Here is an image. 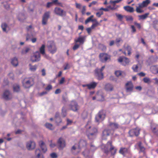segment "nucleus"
Here are the masks:
<instances>
[{
	"instance_id": "f257e3e1",
	"label": "nucleus",
	"mask_w": 158,
	"mask_h": 158,
	"mask_svg": "<svg viewBox=\"0 0 158 158\" xmlns=\"http://www.w3.org/2000/svg\"><path fill=\"white\" fill-rule=\"evenodd\" d=\"M151 2L150 0L143 1L141 3H139L136 6V11L137 13H142L144 12L142 9L143 8L147 7Z\"/></svg>"
},
{
	"instance_id": "f03ea898",
	"label": "nucleus",
	"mask_w": 158,
	"mask_h": 158,
	"mask_svg": "<svg viewBox=\"0 0 158 158\" xmlns=\"http://www.w3.org/2000/svg\"><path fill=\"white\" fill-rule=\"evenodd\" d=\"M47 48L48 51L52 54H54L56 52V48L55 44L53 41L48 42Z\"/></svg>"
},
{
	"instance_id": "7ed1b4c3",
	"label": "nucleus",
	"mask_w": 158,
	"mask_h": 158,
	"mask_svg": "<svg viewBox=\"0 0 158 158\" xmlns=\"http://www.w3.org/2000/svg\"><path fill=\"white\" fill-rule=\"evenodd\" d=\"M100 60L102 62H105L110 60V56L106 53H102L99 54Z\"/></svg>"
},
{
	"instance_id": "20e7f679",
	"label": "nucleus",
	"mask_w": 158,
	"mask_h": 158,
	"mask_svg": "<svg viewBox=\"0 0 158 158\" xmlns=\"http://www.w3.org/2000/svg\"><path fill=\"white\" fill-rule=\"evenodd\" d=\"M105 66L102 67L101 69H97L95 71V76L97 77V78L99 80L102 79L103 78V73H102V71L104 69Z\"/></svg>"
},
{
	"instance_id": "39448f33",
	"label": "nucleus",
	"mask_w": 158,
	"mask_h": 158,
	"mask_svg": "<svg viewBox=\"0 0 158 158\" xmlns=\"http://www.w3.org/2000/svg\"><path fill=\"white\" fill-rule=\"evenodd\" d=\"M32 79L31 78H26L22 81L23 86L25 88H29L32 85Z\"/></svg>"
},
{
	"instance_id": "423d86ee",
	"label": "nucleus",
	"mask_w": 158,
	"mask_h": 158,
	"mask_svg": "<svg viewBox=\"0 0 158 158\" xmlns=\"http://www.w3.org/2000/svg\"><path fill=\"white\" fill-rule=\"evenodd\" d=\"M140 129L138 127L133 129L129 131V133L130 136H138L139 134Z\"/></svg>"
},
{
	"instance_id": "0eeeda50",
	"label": "nucleus",
	"mask_w": 158,
	"mask_h": 158,
	"mask_svg": "<svg viewBox=\"0 0 158 158\" xmlns=\"http://www.w3.org/2000/svg\"><path fill=\"white\" fill-rule=\"evenodd\" d=\"M54 12L55 14L60 16H65L66 15V12L59 7L55 8Z\"/></svg>"
},
{
	"instance_id": "6e6552de",
	"label": "nucleus",
	"mask_w": 158,
	"mask_h": 158,
	"mask_svg": "<svg viewBox=\"0 0 158 158\" xmlns=\"http://www.w3.org/2000/svg\"><path fill=\"white\" fill-rule=\"evenodd\" d=\"M107 145L108 146H110V148L109 151L111 152L112 155H114L116 153L117 149L115 148L112 145V142L111 141H110L107 142Z\"/></svg>"
},
{
	"instance_id": "1a4fd4ad",
	"label": "nucleus",
	"mask_w": 158,
	"mask_h": 158,
	"mask_svg": "<svg viewBox=\"0 0 158 158\" xmlns=\"http://www.w3.org/2000/svg\"><path fill=\"white\" fill-rule=\"evenodd\" d=\"M58 148L60 150L62 149L65 146V142L64 140L62 138H59L57 141Z\"/></svg>"
},
{
	"instance_id": "9d476101",
	"label": "nucleus",
	"mask_w": 158,
	"mask_h": 158,
	"mask_svg": "<svg viewBox=\"0 0 158 158\" xmlns=\"http://www.w3.org/2000/svg\"><path fill=\"white\" fill-rule=\"evenodd\" d=\"M118 61L124 66L128 64L129 62V59L125 57H120L118 59Z\"/></svg>"
},
{
	"instance_id": "9b49d317",
	"label": "nucleus",
	"mask_w": 158,
	"mask_h": 158,
	"mask_svg": "<svg viewBox=\"0 0 158 158\" xmlns=\"http://www.w3.org/2000/svg\"><path fill=\"white\" fill-rule=\"evenodd\" d=\"M40 55L38 52H35L33 56L31 57V60L33 62L39 61L40 60Z\"/></svg>"
},
{
	"instance_id": "f8f14e48",
	"label": "nucleus",
	"mask_w": 158,
	"mask_h": 158,
	"mask_svg": "<svg viewBox=\"0 0 158 158\" xmlns=\"http://www.w3.org/2000/svg\"><path fill=\"white\" fill-rule=\"evenodd\" d=\"M151 128L152 131L158 135V124L154 123L151 124Z\"/></svg>"
},
{
	"instance_id": "ddd939ff",
	"label": "nucleus",
	"mask_w": 158,
	"mask_h": 158,
	"mask_svg": "<svg viewBox=\"0 0 158 158\" xmlns=\"http://www.w3.org/2000/svg\"><path fill=\"white\" fill-rule=\"evenodd\" d=\"M71 109L73 111H77L78 108V106L77 103L75 101H72L69 105Z\"/></svg>"
},
{
	"instance_id": "4468645a",
	"label": "nucleus",
	"mask_w": 158,
	"mask_h": 158,
	"mask_svg": "<svg viewBox=\"0 0 158 158\" xmlns=\"http://www.w3.org/2000/svg\"><path fill=\"white\" fill-rule=\"evenodd\" d=\"M26 147L28 150H32L35 148V143L33 141H30L27 143Z\"/></svg>"
},
{
	"instance_id": "2eb2a0df",
	"label": "nucleus",
	"mask_w": 158,
	"mask_h": 158,
	"mask_svg": "<svg viewBox=\"0 0 158 158\" xmlns=\"http://www.w3.org/2000/svg\"><path fill=\"white\" fill-rule=\"evenodd\" d=\"M12 95L8 90H6L3 95V98L6 100H8L11 98Z\"/></svg>"
},
{
	"instance_id": "dca6fc26",
	"label": "nucleus",
	"mask_w": 158,
	"mask_h": 158,
	"mask_svg": "<svg viewBox=\"0 0 158 158\" xmlns=\"http://www.w3.org/2000/svg\"><path fill=\"white\" fill-rule=\"evenodd\" d=\"M133 85L132 82L131 81H129L126 84V91L127 92H131L133 89Z\"/></svg>"
},
{
	"instance_id": "f3484780",
	"label": "nucleus",
	"mask_w": 158,
	"mask_h": 158,
	"mask_svg": "<svg viewBox=\"0 0 158 158\" xmlns=\"http://www.w3.org/2000/svg\"><path fill=\"white\" fill-rule=\"evenodd\" d=\"M108 127L111 128L110 130H111L114 131L115 130L118 128L119 125L118 123H110Z\"/></svg>"
},
{
	"instance_id": "a211bd4d",
	"label": "nucleus",
	"mask_w": 158,
	"mask_h": 158,
	"mask_svg": "<svg viewBox=\"0 0 158 158\" xmlns=\"http://www.w3.org/2000/svg\"><path fill=\"white\" fill-rule=\"evenodd\" d=\"M39 144L43 152H45L47 149L45 143L42 141H40L39 142Z\"/></svg>"
},
{
	"instance_id": "6ab92c4d",
	"label": "nucleus",
	"mask_w": 158,
	"mask_h": 158,
	"mask_svg": "<svg viewBox=\"0 0 158 158\" xmlns=\"http://www.w3.org/2000/svg\"><path fill=\"white\" fill-rule=\"evenodd\" d=\"M50 12H46L44 15L42 20V24L44 25L46 24L48 19L49 17Z\"/></svg>"
},
{
	"instance_id": "aec40b11",
	"label": "nucleus",
	"mask_w": 158,
	"mask_h": 158,
	"mask_svg": "<svg viewBox=\"0 0 158 158\" xmlns=\"http://www.w3.org/2000/svg\"><path fill=\"white\" fill-rule=\"evenodd\" d=\"M130 151L128 148L122 147L120 148L119 151L120 154L124 156L126 154L129 152Z\"/></svg>"
},
{
	"instance_id": "412c9836",
	"label": "nucleus",
	"mask_w": 158,
	"mask_h": 158,
	"mask_svg": "<svg viewBox=\"0 0 158 158\" xmlns=\"http://www.w3.org/2000/svg\"><path fill=\"white\" fill-rule=\"evenodd\" d=\"M106 117V114L105 112L101 110L100 111L96 116V118H104Z\"/></svg>"
},
{
	"instance_id": "4be33fe9",
	"label": "nucleus",
	"mask_w": 158,
	"mask_h": 158,
	"mask_svg": "<svg viewBox=\"0 0 158 158\" xmlns=\"http://www.w3.org/2000/svg\"><path fill=\"white\" fill-rule=\"evenodd\" d=\"M45 45L44 44H42L40 49V52L43 55V56L47 58V59H49V57L45 54Z\"/></svg>"
},
{
	"instance_id": "5701e85b",
	"label": "nucleus",
	"mask_w": 158,
	"mask_h": 158,
	"mask_svg": "<svg viewBox=\"0 0 158 158\" xmlns=\"http://www.w3.org/2000/svg\"><path fill=\"white\" fill-rule=\"evenodd\" d=\"M97 84V83L95 82H92L89 84L83 85V87L87 86L89 89H90L94 88L96 86Z\"/></svg>"
},
{
	"instance_id": "b1692460",
	"label": "nucleus",
	"mask_w": 158,
	"mask_h": 158,
	"mask_svg": "<svg viewBox=\"0 0 158 158\" xmlns=\"http://www.w3.org/2000/svg\"><path fill=\"white\" fill-rule=\"evenodd\" d=\"M97 129L96 128H93L91 130L90 132L87 135V136L89 139H91L90 136H93L97 132Z\"/></svg>"
},
{
	"instance_id": "393cba45",
	"label": "nucleus",
	"mask_w": 158,
	"mask_h": 158,
	"mask_svg": "<svg viewBox=\"0 0 158 158\" xmlns=\"http://www.w3.org/2000/svg\"><path fill=\"white\" fill-rule=\"evenodd\" d=\"M149 15V13L148 12L142 15H139L138 16L139 20H144L148 17Z\"/></svg>"
},
{
	"instance_id": "a878e982",
	"label": "nucleus",
	"mask_w": 158,
	"mask_h": 158,
	"mask_svg": "<svg viewBox=\"0 0 158 158\" xmlns=\"http://www.w3.org/2000/svg\"><path fill=\"white\" fill-rule=\"evenodd\" d=\"M137 144L140 149V152L144 153H145V148L142 145V142L140 141L139 142L137 143Z\"/></svg>"
},
{
	"instance_id": "bb28decb",
	"label": "nucleus",
	"mask_w": 158,
	"mask_h": 158,
	"mask_svg": "<svg viewBox=\"0 0 158 158\" xmlns=\"http://www.w3.org/2000/svg\"><path fill=\"white\" fill-rule=\"evenodd\" d=\"M105 89L107 91H111L113 90V87L112 85L107 83L106 85Z\"/></svg>"
},
{
	"instance_id": "cd10ccee",
	"label": "nucleus",
	"mask_w": 158,
	"mask_h": 158,
	"mask_svg": "<svg viewBox=\"0 0 158 158\" xmlns=\"http://www.w3.org/2000/svg\"><path fill=\"white\" fill-rule=\"evenodd\" d=\"M87 145V142L85 140H81L79 143V147L80 148L86 147Z\"/></svg>"
},
{
	"instance_id": "c85d7f7f",
	"label": "nucleus",
	"mask_w": 158,
	"mask_h": 158,
	"mask_svg": "<svg viewBox=\"0 0 158 158\" xmlns=\"http://www.w3.org/2000/svg\"><path fill=\"white\" fill-rule=\"evenodd\" d=\"M85 37H79L77 39L75 40V41L76 42H79L80 44H83L84 42Z\"/></svg>"
},
{
	"instance_id": "c756f323",
	"label": "nucleus",
	"mask_w": 158,
	"mask_h": 158,
	"mask_svg": "<svg viewBox=\"0 0 158 158\" xmlns=\"http://www.w3.org/2000/svg\"><path fill=\"white\" fill-rule=\"evenodd\" d=\"M115 74L117 77L122 76L123 77L125 76L126 75L125 72L120 70L116 71L115 72Z\"/></svg>"
},
{
	"instance_id": "7c9ffc66",
	"label": "nucleus",
	"mask_w": 158,
	"mask_h": 158,
	"mask_svg": "<svg viewBox=\"0 0 158 158\" xmlns=\"http://www.w3.org/2000/svg\"><path fill=\"white\" fill-rule=\"evenodd\" d=\"M35 154L37 155L38 158H44L40 150L39 149H37L35 150Z\"/></svg>"
},
{
	"instance_id": "2f4dec72",
	"label": "nucleus",
	"mask_w": 158,
	"mask_h": 158,
	"mask_svg": "<svg viewBox=\"0 0 158 158\" xmlns=\"http://www.w3.org/2000/svg\"><path fill=\"white\" fill-rule=\"evenodd\" d=\"M111 130L109 129H105L103 131V136H108L111 133Z\"/></svg>"
},
{
	"instance_id": "473e14b6",
	"label": "nucleus",
	"mask_w": 158,
	"mask_h": 158,
	"mask_svg": "<svg viewBox=\"0 0 158 158\" xmlns=\"http://www.w3.org/2000/svg\"><path fill=\"white\" fill-rule=\"evenodd\" d=\"M124 8L125 10L130 12H133L134 11L133 8L130 6H124Z\"/></svg>"
},
{
	"instance_id": "72a5a7b5",
	"label": "nucleus",
	"mask_w": 158,
	"mask_h": 158,
	"mask_svg": "<svg viewBox=\"0 0 158 158\" xmlns=\"http://www.w3.org/2000/svg\"><path fill=\"white\" fill-rule=\"evenodd\" d=\"M11 64L14 66H17L18 64V60L17 58L15 57L11 60Z\"/></svg>"
},
{
	"instance_id": "f704fd0d",
	"label": "nucleus",
	"mask_w": 158,
	"mask_h": 158,
	"mask_svg": "<svg viewBox=\"0 0 158 158\" xmlns=\"http://www.w3.org/2000/svg\"><path fill=\"white\" fill-rule=\"evenodd\" d=\"M151 71L152 72L155 74L158 73V68L156 66H154L151 67Z\"/></svg>"
},
{
	"instance_id": "c9c22d12",
	"label": "nucleus",
	"mask_w": 158,
	"mask_h": 158,
	"mask_svg": "<svg viewBox=\"0 0 158 158\" xmlns=\"http://www.w3.org/2000/svg\"><path fill=\"white\" fill-rule=\"evenodd\" d=\"M45 125L46 128H48L49 130H53L54 129L53 126L51 124L48 123H47L45 124Z\"/></svg>"
},
{
	"instance_id": "e433bc0d",
	"label": "nucleus",
	"mask_w": 158,
	"mask_h": 158,
	"mask_svg": "<svg viewBox=\"0 0 158 158\" xmlns=\"http://www.w3.org/2000/svg\"><path fill=\"white\" fill-rule=\"evenodd\" d=\"M13 90L14 91L18 92L20 90L19 86L18 85L15 84L13 85Z\"/></svg>"
},
{
	"instance_id": "4c0bfd02",
	"label": "nucleus",
	"mask_w": 158,
	"mask_h": 158,
	"mask_svg": "<svg viewBox=\"0 0 158 158\" xmlns=\"http://www.w3.org/2000/svg\"><path fill=\"white\" fill-rule=\"evenodd\" d=\"M29 66L30 70L32 72L35 71L37 69V66L36 65H32L30 64Z\"/></svg>"
},
{
	"instance_id": "58836bf2",
	"label": "nucleus",
	"mask_w": 158,
	"mask_h": 158,
	"mask_svg": "<svg viewBox=\"0 0 158 158\" xmlns=\"http://www.w3.org/2000/svg\"><path fill=\"white\" fill-rule=\"evenodd\" d=\"M132 69L134 72H137L138 71V67L137 65H134L132 67Z\"/></svg>"
},
{
	"instance_id": "ea45409f",
	"label": "nucleus",
	"mask_w": 158,
	"mask_h": 158,
	"mask_svg": "<svg viewBox=\"0 0 158 158\" xmlns=\"http://www.w3.org/2000/svg\"><path fill=\"white\" fill-rule=\"evenodd\" d=\"M125 50L127 51L128 52V55H130L131 53V48L130 46H127V47L125 48Z\"/></svg>"
},
{
	"instance_id": "a19ab883",
	"label": "nucleus",
	"mask_w": 158,
	"mask_h": 158,
	"mask_svg": "<svg viewBox=\"0 0 158 158\" xmlns=\"http://www.w3.org/2000/svg\"><path fill=\"white\" fill-rule=\"evenodd\" d=\"M3 31L4 32H6V28L7 27V25L6 23H2L1 25Z\"/></svg>"
},
{
	"instance_id": "79ce46f5",
	"label": "nucleus",
	"mask_w": 158,
	"mask_h": 158,
	"mask_svg": "<svg viewBox=\"0 0 158 158\" xmlns=\"http://www.w3.org/2000/svg\"><path fill=\"white\" fill-rule=\"evenodd\" d=\"M123 41L122 40V39L121 38H118L116 39V44L117 46H119V45L118 44L119 43L121 42L122 43Z\"/></svg>"
},
{
	"instance_id": "37998d69",
	"label": "nucleus",
	"mask_w": 158,
	"mask_h": 158,
	"mask_svg": "<svg viewBox=\"0 0 158 158\" xmlns=\"http://www.w3.org/2000/svg\"><path fill=\"white\" fill-rule=\"evenodd\" d=\"M144 82L146 83H150L151 82V81L149 78L148 77H145L143 79Z\"/></svg>"
},
{
	"instance_id": "c03bdc74",
	"label": "nucleus",
	"mask_w": 158,
	"mask_h": 158,
	"mask_svg": "<svg viewBox=\"0 0 158 158\" xmlns=\"http://www.w3.org/2000/svg\"><path fill=\"white\" fill-rule=\"evenodd\" d=\"M125 18L127 21H132L133 20V18L131 16H127Z\"/></svg>"
},
{
	"instance_id": "a18cd8bd",
	"label": "nucleus",
	"mask_w": 158,
	"mask_h": 158,
	"mask_svg": "<svg viewBox=\"0 0 158 158\" xmlns=\"http://www.w3.org/2000/svg\"><path fill=\"white\" fill-rule=\"evenodd\" d=\"M103 14V12L101 10H99V11L97 12L96 13V15L98 17H100Z\"/></svg>"
},
{
	"instance_id": "49530a36",
	"label": "nucleus",
	"mask_w": 158,
	"mask_h": 158,
	"mask_svg": "<svg viewBox=\"0 0 158 158\" xmlns=\"http://www.w3.org/2000/svg\"><path fill=\"white\" fill-rule=\"evenodd\" d=\"M116 15L118 19L120 21H121L122 20L123 17V15L120 14H116Z\"/></svg>"
},
{
	"instance_id": "de8ad7c7",
	"label": "nucleus",
	"mask_w": 158,
	"mask_h": 158,
	"mask_svg": "<svg viewBox=\"0 0 158 158\" xmlns=\"http://www.w3.org/2000/svg\"><path fill=\"white\" fill-rule=\"evenodd\" d=\"M30 50V48H26L25 50H23L22 51V53L23 54H24L27 53Z\"/></svg>"
},
{
	"instance_id": "09e8293b",
	"label": "nucleus",
	"mask_w": 158,
	"mask_h": 158,
	"mask_svg": "<svg viewBox=\"0 0 158 158\" xmlns=\"http://www.w3.org/2000/svg\"><path fill=\"white\" fill-rule=\"evenodd\" d=\"M62 114L63 117H64L66 115V110L64 107H63L62 109Z\"/></svg>"
},
{
	"instance_id": "8fccbe9b",
	"label": "nucleus",
	"mask_w": 158,
	"mask_h": 158,
	"mask_svg": "<svg viewBox=\"0 0 158 158\" xmlns=\"http://www.w3.org/2000/svg\"><path fill=\"white\" fill-rule=\"evenodd\" d=\"M52 158H56L57 157V155L55 153H52L50 154Z\"/></svg>"
},
{
	"instance_id": "3c124183",
	"label": "nucleus",
	"mask_w": 158,
	"mask_h": 158,
	"mask_svg": "<svg viewBox=\"0 0 158 158\" xmlns=\"http://www.w3.org/2000/svg\"><path fill=\"white\" fill-rule=\"evenodd\" d=\"M98 24L99 23L98 22H96V23L93 24L90 27L92 28V29H93L96 27Z\"/></svg>"
},
{
	"instance_id": "603ef678",
	"label": "nucleus",
	"mask_w": 158,
	"mask_h": 158,
	"mask_svg": "<svg viewBox=\"0 0 158 158\" xmlns=\"http://www.w3.org/2000/svg\"><path fill=\"white\" fill-rule=\"evenodd\" d=\"M85 6H83L82 7V9L81 10V12L83 15H84L85 14V11L86 10Z\"/></svg>"
},
{
	"instance_id": "864d4df0",
	"label": "nucleus",
	"mask_w": 158,
	"mask_h": 158,
	"mask_svg": "<svg viewBox=\"0 0 158 158\" xmlns=\"http://www.w3.org/2000/svg\"><path fill=\"white\" fill-rule=\"evenodd\" d=\"M67 125H70L72 124L73 121L70 119H67Z\"/></svg>"
},
{
	"instance_id": "5fc2aeb1",
	"label": "nucleus",
	"mask_w": 158,
	"mask_h": 158,
	"mask_svg": "<svg viewBox=\"0 0 158 158\" xmlns=\"http://www.w3.org/2000/svg\"><path fill=\"white\" fill-rule=\"evenodd\" d=\"M76 7L77 8L80 9L81 7V5L80 4L77 3H75Z\"/></svg>"
},
{
	"instance_id": "6e6d98bb",
	"label": "nucleus",
	"mask_w": 158,
	"mask_h": 158,
	"mask_svg": "<svg viewBox=\"0 0 158 158\" xmlns=\"http://www.w3.org/2000/svg\"><path fill=\"white\" fill-rule=\"evenodd\" d=\"M79 45L78 44H75V45H74L73 48V50H76L79 48Z\"/></svg>"
},
{
	"instance_id": "4d7b16f0",
	"label": "nucleus",
	"mask_w": 158,
	"mask_h": 158,
	"mask_svg": "<svg viewBox=\"0 0 158 158\" xmlns=\"http://www.w3.org/2000/svg\"><path fill=\"white\" fill-rule=\"evenodd\" d=\"M90 122L89 121L88 122L87 124L86 125V127L89 129L91 128V127L90 126Z\"/></svg>"
},
{
	"instance_id": "13d9d810",
	"label": "nucleus",
	"mask_w": 158,
	"mask_h": 158,
	"mask_svg": "<svg viewBox=\"0 0 158 158\" xmlns=\"http://www.w3.org/2000/svg\"><path fill=\"white\" fill-rule=\"evenodd\" d=\"M55 121L56 125H58L59 124L62 122L61 119H56Z\"/></svg>"
},
{
	"instance_id": "bf43d9fd",
	"label": "nucleus",
	"mask_w": 158,
	"mask_h": 158,
	"mask_svg": "<svg viewBox=\"0 0 158 158\" xmlns=\"http://www.w3.org/2000/svg\"><path fill=\"white\" fill-rule=\"evenodd\" d=\"M90 21H92V19L89 17L85 21V23L86 24Z\"/></svg>"
},
{
	"instance_id": "052dcab7",
	"label": "nucleus",
	"mask_w": 158,
	"mask_h": 158,
	"mask_svg": "<svg viewBox=\"0 0 158 158\" xmlns=\"http://www.w3.org/2000/svg\"><path fill=\"white\" fill-rule=\"evenodd\" d=\"M47 94V92L46 91H44L43 92L41 93H40L38 94L40 96H42L43 95H44L45 94Z\"/></svg>"
},
{
	"instance_id": "680f3d73",
	"label": "nucleus",
	"mask_w": 158,
	"mask_h": 158,
	"mask_svg": "<svg viewBox=\"0 0 158 158\" xmlns=\"http://www.w3.org/2000/svg\"><path fill=\"white\" fill-rule=\"evenodd\" d=\"M52 88V86L50 85H48L46 88L45 89L47 90H49Z\"/></svg>"
},
{
	"instance_id": "e2e57ef3",
	"label": "nucleus",
	"mask_w": 158,
	"mask_h": 158,
	"mask_svg": "<svg viewBox=\"0 0 158 158\" xmlns=\"http://www.w3.org/2000/svg\"><path fill=\"white\" fill-rule=\"evenodd\" d=\"M23 131L18 129L17 131H16L15 132V134H20Z\"/></svg>"
},
{
	"instance_id": "0e129e2a",
	"label": "nucleus",
	"mask_w": 158,
	"mask_h": 158,
	"mask_svg": "<svg viewBox=\"0 0 158 158\" xmlns=\"http://www.w3.org/2000/svg\"><path fill=\"white\" fill-rule=\"evenodd\" d=\"M134 24L139 29H140L141 28V26L140 24L136 22H135Z\"/></svg>"
},
{
	"instance_id": "69168bd1",
	"label": "nucleus",
	"mask_w": 158,
	"mask_h": 158,
	"mask_svg": "<svg viewBox=\"0 0 158 158\" xmlns=\"http://www.w3.org/2000/svg\"><path fill=\"white\" fill-rule=\"evenodd\" d=\"M53 5V2H48L47 5V7H49Z\"/></svg>"
},
{
	"instance_id": "338daca9",
	"label": "nucleus",
	"mask_w": 158,
	"mask_h": 158,
	"mask_svg": "<svg viewBox=\"0 0 158 158\" xmlns=\"http://www.w3.org/2000/svg\"><path fill=\"white\" fill-rule=\"evenodd\" d=\"M103 10L105 11H107L109 10L108 9L106 8H103L102 7L98 10Z\"/></svg>"
},
{
	"instance_id": "774afa93",
	"label": "nucleus",
	"mask_w": 158,
	"mask_h": 158,
	"mask_svg": "<svg viewBox=\"0 0 158 158\" xmlns=\"http://www.w3.org/2000/svg\"><path fill=\"white\" fill-rule=\"evenodd\" d=\"M42 75L43 76H44L46 75L45 70L44 69H43L41 70Z\"/></svg>"
}]
</instances>
